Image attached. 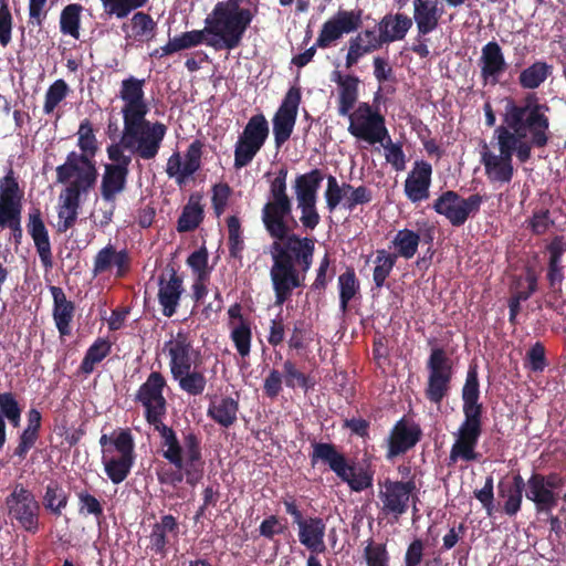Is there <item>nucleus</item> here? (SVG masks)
<instances>
[{"mask_svg": "<svg viewBox=\"0 0 566 566\" xmlns=\"http://www.w3.org/2000/svg\"><path fill=\"white\" fill-rule=\"evenodd\" d=\"M549 107L541 103L535 93L526 94L520 103L509 98L502 115L503 124L494 129L500 154L484 145L481 163L491 182L509 184L514 176L513 155L521 164L532 158L533 148L547 146L549 133Z\"/></svg>", "mask_w": 566, "mask_h": 566, "instance_id": "obj_1", "label": "nucleus"}, {"mask_svg": "<svg viewBox=\"0 0 566 566\" xmlns=\"http://www.w3.org/2000/svg\"><path fill=\"white\" fill-rule=\"evenodd\" d=\"M315 240L289 232L282 240H274L270 247L272 266L270 277L274 292V304L283 305L293 291L303 285L304 275L313 263Z\"/></svg>", "mask_w": 566, "mask_h": 566, "instance_id": "obj_2", "label": "nucleus"}, {"mask_svg": "<svg viewBox=\"0 0 566 566\" xmlns=\"http://www.w3.org/2000/svg\"><path fill=\"white\" fill-rule=\"evenodd\" d=\"M461 396L464 419L458 429L457 439L451 447L448 465L455 464L459 460L465 462L478 461L481 457L475 451V448L482 434L484 408L479 401L480 381L476 364L469 365Z\"/></svg>", "mask_w": 566, "mask_h": 566, "instance_id": "obj_3", "label": "nucleus"}, {"mask_svg": "<svg viewBox=\"0 0 566 566\" xmlns=\"http://www.w3.org/2000/svg\"><path fill=\"white\" fill-rule=\"evenodd\" d=\"M242 0L218 1L205 19L207 45L216 51H231L241 45L254 19V12L241 7Z\"/></svg>", "mask_w": 566, "mask_h": 566, "instance_id": "obj_4", "label": "nucleus"}, {"mask_svg": "<svg viewBox=\"0 0 566 566\" xmlns=\"http://www.w3.org/2000/svg\"><path fill=\"white\" fill-rule=\"evenodd\" d=\"M166 134L164 123H151L142 116L125 122L120 139L113 144L124 153L129 150L143 160H151L158 155Z\"/></svg>", "mask_w": 566, "mask_h": 566, "instance_id": "obj_5", "label": "nucleus"}, {"mask_svg": "<svg viewBox=\"0 0 566 566\" xmlns=\"http://www.w3.org/2000/svg\"><path fill=\"white\" fill-rule=\"evenodd\" d=\"M311 463L318 461L328 465L340 481L345 482L353 492H361L373 486L374 471L369 468H356L355 461L349 462L334 443L313 442Z\"/></svg>", "mask_w": 566, "mask_h": 566, "instance_id": "obj_6", "label": "nucleus"}, {"mask_svg": "<svg viewBox=\"0 0 566 566\" xmlns=\"http://www.w3.org/2000/svg\"><path fill=\"white\" fill-rule=\"evenodd\" d=\"M363 25V10L339 9L332 18L325 21L321 28L314 45L292 59V64L304 67L314 57L317 48H331L344 34L356 32Z\"/></svg>", "mask_w": 566, "mask_h": 566, "instance_id": "obj_7", "label": "nucleus"}, {"mask_svg": "<svg viewBox=\"0 0 566 566\" xmlns=\"http://www.w3.org/2000/svg\"><path fill=\"white\" fill-rule=\"evenodd\" d=\"M380 98L377 92L374 97V104L361 102L358 106L346 115L349 118L348 133L370 145L382 143L388 137L386 119L375 104Z\"/></svg>", "mask_w": 566, "mask_h": 566, "instance_id": "obj_8", "label": "nucleus"}, {"mask_svg": "<svg viewBox=\"0 0 566 566\" xmlns=\"http://www.w3.org/2000/svg\"><path fill=\"white\" fill-rule=\"evenodd\" d=\"M55 171L57 182L69 184L65 191L80 197L95 186L98 176L95 159L78 156L74 150Z\"/></svg>", "mask_w": 566, "mask_h": 566, "instance_id": "obj_9", "label": "nucleus"}, {"mask_svg": "<svg viewBox=\"0 0 566 566\" xmlns=\"http://www.w3.org/2000/svg\"><path fill=\"white\" fill-rule=\"evenodd\" d=\"M546 252L548 253L546 280L549 292L545 305L562 315L566 307V298H564L562 287L565 280L563 255L566 253V239L564 235H555L546 245Z\"/></svg>", "mask_w": 566, "mask_h": 566, "instance_id": "obj_10", "label": "nucleus"}, {"mask_svg": "<svg viewBox=\"0 0 566 566\" xmlns=\"http://www.w3.org/2000/svg\"><path fill=\"white\" fill-rule=\"evenodd\" d=\"M270 127L264 114L251 116L234 144L235 169L249 166L269 138Z\"/></svg>", "mask_w": 566, "mask_h": 566, "instance_id": "obj_11", "label": "nucleus"}, {"mask_svg": "<svg viewBox=\"0 0 566 566\" xmlns=\"http://www.w3.org/2000/svg\"><path fill=\"white\" fill-rule=\"evenodd\" d=\"M106 154L111 163L104 165L99 190L105 202L115 203L117 196L127 187L133 157L114 144L106 147Z\"/></svg>", "mask_w": 566, "mask_h": 566, "instance_id": "obj_12", "label": "nucleus"}, {"mask_svg": "<svg viewBox=\"0 0 566 566\" xmlns=\"http://www.w3.org/2000/svg\"><path fill=\"white\" fill-rule=\"evenodd\" d=\"M427 369L426 398L432 403L440 405L451 389L453 361L442 347H434L427 360Z\"/></svg>", "mask_w": 566, "mask_h": 566, "instance_id": "obj_13", "label": "nucleus"}, {"mask_svg": "<svg viewBox=\"0 0 566 566\" xmlns=\"http://www.w3.org/2000/svg\"><path fill=\"white\" fill-rule=\"evenodd\" d=\"M118 457L109 455L111 449H103L102 463L108 479L119 484L127 479L135 462V443L128 429L120 430L113 439Z\"/></svg>", "mask_w": 566, "mask_h": 566, "instance_id": "obj_14", "label": "nucleus"}, {"mask_svg": "<svg viewBox=\"0 0 566 566\" xmlns=\"http://www.w3.org/2000/svg\"><path fill=\"white\" fill-rule=\"evenodd\" d=\"M483 201L484 198L480 193L463 198L457 191L447 190L434 200L432 208L438 214L443 216L451 226L461 227L480 211Z\"/></svg>", "mask_w": 566, "mask_h": 566, "instance_id": "obj_15", "label": "nucleus"}, {"mask_svg": "<svg viewBox=\"0 0 566 566\" xmlns=\"http://www.w3.org/2000/svg\"><path fill=\"white\" fill-rule=\"evenodd\" d=\"M6 506L10 518L14 520L25 532L35 534L39 531L40 503L23 484L19 483L14 486L6 497Z\"/></svg>", "mask_w": 566, "mask_h": 566, "instance_id": "obj_16", "label": "nucleus"}, {"mask_svg": "<svg viewBox=\"0 0 566 566\" xmlns=\"http://www.w3.org/2000/svg\"><path fill=\"white\" fill-rule=\"evenodd\" d=\"M167 380L160 371H151L135 395V401L144 408L146 422L167 415V400L164 390Z\"/></svg>", "mask_w": 566, "mask_h": 566, "instance_id": "obj_17", "label": "nucleus"}, {"mask_svg": "<svg viewBox=\"0 0 566 566\" xmlns=\"http://www.w3.org/2000/svg\"><path fill=\"white\" fill-rule=\"evenodd\" d=\"M302 99L301 88L292 86L272 118L274 144L280 149L291 137Z\"/></svg>", "mask_w": 566, "mask_h": 566, "instance_id": "obj_18", "label": "nucleus"}, {"mask_svg": "<svg viewBox=\"0 0 566 566\" xmlns=\"http://www.w3.org/2000/svg\"><path fill=\"white\" fill-rule=\"evenodd\" d=\"M382 486L385 490L380 491L379 497L382 502L384 513L394 514L396 517L403 515L408 511L410 499L413 502V511H417L418 497L413 495L417 486L413 480L391 481L386 479Z\"/></svg>", "mask_w": 566, "mask_h": 566, "instance_id": "obj_19", "label": "nucleus"}, {"mask_svg": "<svg viewBox=\"0 0 566 566\" xmlns=\"http://www.w3.org/2000/svg\"><path fill=\"white\" fill-rule=\"evenodd\" d=\"M421 438L422 430L418 423L408 421L406 418L399 419L390 429L386 439V459L394 460L399 455L406 454L417 446Z\"/></svg>", "mask_w": 566, "mask_h": 566, "instance_id": "obj_20", "label": "nucleus"}, {"mask_svg": "<svg viewBox=\"0 0 566 566\" xmlns=\"http://www.w3.org/2000/svg\"><path fill=\"white\" fill-rule=\"evenodd\" d=\"M132 269V258L126 249L117 250L108 243L101 249L93 261V275L98 276L105 273H114L116 279H124Z\"/></svg>", "mask_w": 566, "mask_h": 566, "instance_id": "obj_21", "label": "nucleus"}, {"mask_svg": "<svg viewBox=\"0 0 566 566\" xmlns=\"http://www.w3.org/2000/svg\"><path fill=\"white\" fill-rule=\"evenodd\" d=\"M434 233L436 227L428 222H423L422 226L418 228V231L408 228L398 230L391 240V245L395 249V252L391 254H397V259L403 258L405 260H410L417 254L418 247L421 242L432 245Z\"/></svg>", "mask_w": 566, "mask_h": 566, "instance_id": "obj_22", "label": "nucleus"}, {"mask_svg": "<svg viewBox=\"0 0 566 566\" xmlns=\"http://www.w3.org/2000/svg\"><path fill=\"white\" fill-rule=\"evenodd\" d=\"M144 85L145 80L134 76L122 81L119 97L125 102L122 108L124 123L147 115L149 109L145 101Z\"/></svg>", "mask_w": 566, "mask_h": 566, "instance_id": "obj_23", "label": "nucleus"}, {"mask_svg": "<svg viewBox=\"0 0 566 566\" xmlns=\"http://www.w3.org/2000/svg\"><path fill=\"white\" fill-rule=\"evenodd\" d=\"M292 213V201H268L261 210V219L269 235L282 240L292 231L287 218Z\"/></svg>", "mask_w": 566, "mask_h": 566, "instance_id": "obj_24", "label": "nucleus"}, {"mask_svg": "<svg viewBox=\"0 0 566 566\" xmlns=\"http://www.w3.org/2000/svg\"><path fill=\"white\" fill-rule=\"evenodd\" d=\"M165 349L169 355L171 376H176L177 373L196 365V360L192 356H198V353L193 349L192 340L188 332L179 329L177 334L165 344Z\"/></svg>", "mask_w": 566, "mask_h": 566, "instance_id": "obj_25", "label": "nucleus"}, {"mask_svg": "<svg viewBox=\"0 0 566 566\" xmlns=\"http://www.w3.org/2000/svg\"><path fill=\"white\" fill-rule=\"evenodd\" d=\"M385 44L381 31L376 33L374 29H365L358 32L348 40V51L345 57L346 69H352L363 56L381 49Z\"/></svg>", "mask_w": 566, "mask_h": 566, "instance_id": "obj_26", "label": "nucleus"}, {"mask_svg": "<svg viewBox=\"0 0 566 566\" xmlns=\"http://www.w3.org/2000/svg\"><path fill=\"white\" fill-rule=\"evenodd\" d=\"M432 166L426 160H417L405 180V195L413 203L427 200L430 196Z\"/></svg>", "mask_w": 566, "mask_h": 566, "instance_id": "obj_27", "label": "nucleus"}, {"mask_svg": "<svg viewBox=\"0 0 566 566\" xmlns=\"http://www.w3.org/2000/svg\"><path fill=\"white\" fill-rule=\"evenodd\" d=\"M525 485V496L534 503L536 512L538 514H551L558 504L559 495L546 485L544 474L533 472Z\"/></svg>", "mask_w": 566, "mask_h": 566, "instance_id": "obj_28", "label": "nucleus"}, {"mask_svg": "<svg viewBox=\"0 0 566 566\" xmlns=\"http://www.w3.org/2000/svg\"><path fill=\"white\" fill-rule=\"evenodd\" d=\"M331 81L337 85V113L345 117L358 101L360 80L355 74H343L335 70L331 74Z\"/></svg>", "mask_w": 566, "mask_h": 566, "instance_id": "obj_29", "label": "nucleus"}, {"mask_svg": "<svg viewBox=\"0 0 566 566\" xmlns=\"http://www.w3.org/2000/svg\"><path fill=\"white\" fill-rule=\"evenodd\" d=\"M178 534L179 523L177 518L171 514L163 515L158 522L151 525L147 549L164 558L168 553L170 536L177 537Z\"/></svg>", "mask_w": 566, "mask_h": 566, "instance_id": "obj_30", "label": "nucleus"}, {"mask_svg": "<svg viewBox=\"0 0 566 566\" xmlns=\"http://www.w3.org/2000/svg\"><path fill=\"white\" fill-rule=\"evenodd\" d=\"M480 67L484 84L492 85L497 84L500 76L506 71L507 63L496 41H490L482 48Z\"/></svg>", "mask_w": 566, "mask_h": 566, "instance_id": "obj_31", "label": "nucleus"}, {"mask_svg": "<svg viewBox=\"0 0 566 566\" xmlns=\"http://www.w3.org/2000/svg\"><path fill=\"white\" fill-rule=\"evenodd\" d=\"M412 20L417 25L418 36L423 38L433 32L444 13L438 0H413Z\"/></svg>", "mask_w": 566, "mask_h": 566, "instance_id": "obj_32", "label": "nucleus"}, {"mask_svg": "<svg viewBox=\"0 0 566 566\" xmlns=\"http://www.w3.org/2000/svg\"><path fill=\"white\" fill-rule=\"evenodd\" d=\"M169 277L165 274L159 276L158 302L161 305L164 316L171 317L179 305L180 296L184 292L182 279L177 274L175 269L168 272Z\"/></svg>", "mask_w": 566, "mask_h": 566, "instance_id": "obj_33", "label": "nucleus"}, {"mask_svg": "<svg viewBox=\"0 0 566 566\" xmlns=\"http://www.w3.org/2000/svg\"><path fill=\"white\" fill-rule=\"evenodd\" d=\"M27 230L34 242V247L39 254L43 266H52V249L49 231L43 222L40 209H33L29 213Z\"/></svg>", "mask_w": 566, "mask_h": 566, "instance_id": "obj_34", "label": "nucleus"}, {"mask_svg": "<svg viewBox=\"0 0 566 566\" xmlns=\"http://www.w3.org/2000/svg\"><path fill=\"white\" fill-rule=\"evenodd\" d=\"M53 298L52 316L61 337L72 334V322L75 315V304L66 298L62 287L50 286Z\"/></svg>", "mask_w": 566, "mask_h": 566, "instance_id": "obj_35", "label": "nucleus"}, {"mask_svg": "<svg viewBox=\"0 0 566 566\" xmlns=\"http://www.w3.org/2000/svg\"><path fill=\"white\" fill-rule=\"evenodd\" d=\"M525 481L520 473L515 474L511 482L501 480L497 483V494L504 500L502 511L507 516H515L522 509Z\"/></svg>", "mask_w": 566, "mask_h": 566, "instance_id": "obj_36", "label": "nucleus"}, {"mask_svg": "<svg viewBox=\"0 0 566 566\" xmlns=\"http://www.w3.org/2000/svg\"><path fill=\"white\" fill-rule=\"evenodd\" d=\"M298 528V541L312 553H323L325 546L326 524L322 517H307Z\"/></svg>", "mask_w": 566, "mask_h": 566, "instance_id": "obj_37", "label": "nucleus"}, {"mask_svg": "<svg viewBox=\"0 0 566 566\" xmlns=\"http://www.w3.org/2000/svg\"><path fill=\"white\" fill-rule=\"evenodd\" d=\"M23 190L20 189L14 170L9 168L0 178V212L22 210Z\"/></svg>", "mask_w": 566, "mask_h": 566, "instance_id": "obj_38", "label": "nucleus"}, {"mask_svg": "<svg viewBox=\"0 0 566 566\" xmlns=\"http://www.w3.org/2000/svg\"><path fill=\"white\" fill-rule=\"evenodd\" d=\"M239 401L230 396H223L209 403L207 416L223 428H230L238 420Z\"/></svg>", "mask_w": 566, "mask_h": 566, "instance_id": "obj_39", "label": "nucleus"}, {"mask_svg": "<svg viewBox=\"0 0 566 566\" xmlns=\"http://www.w3.org/2000/svg\"><path fill=\"white\" fill-rule=\"evenodd\" d=\"M377 25L386 44H389L405 39L412 27V19L403 13H388L380 19Z\"/></svg>", "mask_w": 566, "mask_h": 566, "instance_id": "obj_40", "label": "nucleus"}, {"mask_svg": "<svg viewBox=\"0 0 566 566\" xmlns=\"http://www.w3.org/2000/svg\"><path fill=\"white\" fill-rule=\"evenodd\" d=\"M324 177L323 171L318 168L298 175L294 181L296 200L317 201V193Z\"/></svg>", "mask_w": 566, "mask_h": 566, "instance_id": "obj_41", "label": "nucleus"}, {"mask_svg": "<svg viewBox=\"0 0 566 566\" xmlns=\"http://www.w3.org/2000/svg\"><path fill=\"white\" fill-rule=\"evenodd\" d=\"M166 417H159L156 420L148 421L147 423L157 431L163 439V446L167 449L164 450L163 457L170 462H179V454L182 453V447L177 438L172 428L164 423Z\"/></svg>", "mask_w": 566, "mask_h": 566, "instance_id": "obj_42", "label": "nucleus"}, {"mask_svg": "<svg viewBox=\"0 0 566 566\" xmlns=\"http://www.w3.org/2000/svg\"><path fill=\"white\" fill-rule=\"evenodd\" d=\"M171 377L178 382L184 392L193 397L201 396L208 384L205 373L192 367H188Z\"/></svg>", "mask_w": 566, "mask_h": 566, "instance_id": "obj_43", "label": "nucleus"}, {"mask_svg": "<svg viewBox=\"0 0 566 566\" xmlns=\"http://www.w3.org/2000/svg\"><path fill=\"white\" fill-rule=\"evenodd\" d=\"M203 217V207L200 203V197L191 195L178 218L177 231L182 233L196 230L202 222Z\"/></svg>", "mask_w": 566, "mask_h": 566, "instance_id": "obj_44", "label": "nucleus"}, {"mask_svg": "<svg viewBox=\"0 0 566 566\" xmlns=\"http://www.w3.org/2000/svg\"><path fill=\"white\" fill-rule=\"evenodd\" d=\"M61 199L62 205L57 211V231L64 233L71 229L77 220L81 197L64 190V193L61 195Z\"/></svg>", "mask_w": 566, "mask_h": 566, "instance_id": "obj_45", "label": "nucleus"}, {"mask_svg": "<svg viewBox=\"0 0 566 566\" xmlns=\"http://www.w3.org/2000/svg\"><path fill=\"white\" fill-rule=\"evenodd\" d=\"M132 34H127L126 39L130 38L137 42H150L156 36L157 23L150 14L137 11L130 19Z\"/></svg>", "mask_w": 566, "mask_h": 566, "instance_id": "obj_46", "label": "nucleus"}, {"mask_svg": "<svg viewBox=\"0 0 566 566\" xmlns=\"http://www.w3.org/2000/svg\"><path fill=\"white\" fill-rule=\"evenodd\" d=\"M339 310L343 314L348 311L349 302L359 293L360 284L352 266L338 276Z\"/></svg>", "mask_w": 566, "mask_h": 566, "instance_id": "obj_47", "label": "nucleus"}, {"mask_svg": "<svg viewBox=\"0 0 566 566\" xmlns=\"http://www.w3.org/2000/svg\"><path fill=\"white\" fill-rule=\"evenodd\" d=\"M76 135L77 147L80 148V153H77V155L94 159L98 153L99 143L88 118H85L80 123Z\"/></svg>", "mask_w": 566, "mask_h": 566, "instance_id": "obj_48", "label": "nucleus"}, {"mask_svg": "<svg viewBox=\"0 0 566 566\" xmlns=\"http://www.w3.org/2000/svg\"><path fill=\"white\" fill-rule=\"evenodd\" d=\"M551 71L552 66L546 62L536 61L520 73L518 84L525 90H535L546 81Z\"/></svg>", "mask_w": 566, "mask_h": 566, "instance_id": "obj_49", "label": "nucleus"}, {"mask_svg": "<svg viewBox=\"0 0 566 566\" xmlns=\"http://www.w3.org/2000/svg\"><path fill=\"white\" fill-rule=\"evenodd\" d=\"M112 350V343L98 337L86 350L80 369L83 374L90 375L94 371L95 365L106 358Z\"/></svg>", "mask_w": 566, "mask_h": 566, "instance_id": "obj_50", "label": "nucleus"}, {"mask_svg": "<svg viewBox=\"0 0 566 566\" xmlns=\"http://www.w3.org/2000/svg\"><path fill=\"white\" fill-rule=\"evenodd\" d=\"M397 262V254L385 249L376 251V258L374 260L375 268L373 271V282L376 289H381L385 285L386 280L389 277Z\"/></svg>", "mask_w": 566, "mask_h": 566, "instance_id": "obj_51", "label": "nucleus"}, {"mask_svg": "<svg viewBox=\"0 0 566 566\" xmlns=\"http://www.w3.org/2000/svg\"><path fill=\"white\" fill-rule=\"evenodd\" d=\"M283 373L284 384L287 388L295 389L296 387H300L305 394L314 389V378L298 370L293 360L286 359L284 361Z\"/></svg>", "mask_w": 566, "mask_h": 566, "instance_id": "obj_52", "label": "nucleus"}, {"mask_svg": "<svg viewBox=\"0 0 566 566\" xmlns=\"http://www.w3.org/2000/svg\"><path fill=\"white\" fill-rule=\"evenodd\" d=\"M67 502L69 494L56 481H52L45 486L43 505L51 514L60 516L62 511L66 507Z\"/></svg>", "mask_w": 566, "mask_h": 566, "instance_id": "obj_53", "label": "nucleus"}, {"mask_svg": "<svg viewBox=\"0 0 566 566\" xmlns=\"http://www.w3.org/2000/svg\"><path fill=\"white\" fill-rule=\"evenodd\" d=\"M149 0H101L105 14L118 20L126 19L132 12L144 8Z\"/></svg>", "mask_w": 566, "mask_h": 566, "instance_id": "obj_54", "label": "nucleus"}, {"mask_svg": "<svg viewBox=\"0 0 566 566\" xmlns=\"http://www.w3.org/2000/svg\"><path fill=\"white\" fill-rule=\"evenodd\" d=\"M83 7L78 3L66 6L60 17V30L63 34H69L74 39L80 38L81 12Z\"/></svg>", "mask_w": 566, "mask_h": 566, "instance_id": "obj_55", "label": "nucleus"}, {"mask_svg": "<svg viewBox=\"0 0 566 566\" xmlns=\"http://www.w3.org/2000/svg\"><path fill=\"white\" fill-rule=\"evenodd\" d=\"M228 227V247L229 255L235 260H242V252L244 250V240L242 237V229L240 219L237 216H230L227 219Z\"/></svg>", "mask_w": 566, "mask_h": 566, "instance_id": "obj_56", "label": "nucleus"}, {"mask_svg": "<svg viewBox=\"0 0 566 566\" xmlns=\"http://www.w3.org/2000/svg\"><path fill=\"white\" fill-rule=\"evenodd\" d=\"M230 338L242 358L249 356L252 342L251 323L242 322L233 325V327H231Z\"/></svg>", "mask_w": 566, "mask_h": 566, "instance_id": "obj_57", "label": "nucleus"}, {"mask_svg": "<svg viewBox=\"0 0 566 566\" xmlns=\"http://www.w3.org/2000/svg\"><path fill=\"white\" fill-rule=\"evenodd\" d=\"M207 40L208 32H206L205 27L202 30L187 31L171 38L170 41L172 46L170 49H174L175 53H177L182 50L196 48L202 43L207 45Z\"/></svg>", "mask_w": 566, "mask_h": 566, "instance_id": "obj_58", "label": "nucleus"}, {"mask_svg": "<svg viewBox=\"0 0 566 566\" xmlns=\"http://www.w3.org/2000/svg\"><path fill=\"white\" fill-rule=\"evenodd\" d=\"M70 87L67 83L59 78L54 81L48 88L44 98L43 112L49 115L54 112L56 106L66 98Z\"/></svg>", "mask_w": 566, "mask_h": 566, "instance_id": "obj_59", "label": "nucleus"}, {"mask_svg": "<svg viewBox=\"0 0 566 566\" xmlns=\"http://www.w3.org/2000/svg\"><path fill=\"white\" fill-rule=\"evenodd\" d=\"M363 557L366 566H389L390 556L386 544L369 539L364 547Z\"/></svg>", "mask_w": 566, "mask_h": 566, "instance_id": "obj_60", "label": "nucleus"}, {"mask_svg": "<svg viewBox=\"0 0 566 566\" xmlns=\"http://www.w3.org/2000/svg\"><path fill=\"white\" fill-rule=\"evenodd\" d=\"M21 213L22 210L0 212V228L10 230L11 240L17 248L22 243L23 239Z\"/></svg>", "mask_w": 566, "mask_h": 566, "instance_id": "obj_61", "label": "nucleus"}, {"mask_svg": "<svg viewBox=\"0 0 566 566\" xmlns=\"http://www.w3.org/2000/svg\"><path fill=\"white\" fill-rule=\"evenodd\" d=\"M525 279L527 290L516 292L509 300V308L512 314H518L521 311V302L527 301L538 289V279L533 270H527Z\"/></svg>", "mask_w": 566, "mask_h": 566, "instance_id": "obj_62", "label": "nucleus"}, {"mask_svg": "<svg viewBox=\"0 0 566 566\" xmlns=\"http://www.w3.org/2000/svg\"><path fill=\"white\" fill-rule=\"evenodd\" d=\"M176 469L184 473L187 484L195 486L203 476L205 461H184L182 453L179 454V462H170Z\"/></svg>", "mask_w": 566, "mask_h": 566, "instance_id": "obj_63", "label": "nucleus"}, {"mask_svg": "<svg viewBox=\"0 0 566 566\" xmlns=\"http://www.w3.org/2000/svg\"><path fill=\"white\" fill-rule=\"evenodd\" d=\"M301 211L300 221L305 230L313 231L321 222L316 203L317 201L296 200Z\"/></svg>", "mask_w": 566, "mask_h": 566, "instance_id": "obj_64", "label": "nucleus"}]
</instances>
